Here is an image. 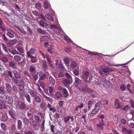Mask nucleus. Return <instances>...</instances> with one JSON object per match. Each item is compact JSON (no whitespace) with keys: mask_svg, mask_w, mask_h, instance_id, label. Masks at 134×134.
Masks as SVG:
<instances>
[{"mask_svg":"<svg viewBox=\"0 0 134 134\" xmlns=\"http://www.w3.org/2000/svg\"><path fill=\"white\" fill-rule=\"evenodd\" d=\"M17 42V41L16 40H12L10 41L9 44L11 45H13L15 44Z\"/></svg>","mask_w":134,"mask_h":134,"instance_id":"48","label":"nucleus"},{"mask_svg":"<svg viewBox=\"0 0 134 134\" xmlns=\"http://www.w3.org/2000/svg\"><path fill=\"white\" fill-rule=\"evenodd\" d=\"M63 60L64 63L66 66L69 65V60L68 57L64 58Z\"/></svg>","mask_w":134,"mask_h":134,"instance_id":"30","label":"nucleus"},{"mask_svg":"<svg viewBox=\"0 0 134 134\" xmlns=\"http://www.w3.org/2000/svg\"><path fill=\"white\" fill-rule=\"evenodd\" d=\"M1 127L2 129L4 131H6L7 129L6 125L4 123H2L1 124Z\"/></svg>","mask_w":134,"mask_h":134,"instance_id":"39","label":"nucleus"},{"mask_svg":"<svg viewBox=\"0 0 134 134\" xmlns=\"http://www.w3.org/2000/svg\"><path fill=\"white\" fill-rule=\"evenodd\" d=\"M21 57L20 55H17L14 56V59L15 61L18 62H20L21 61Z\"/></svg>","mask_w":134,"mask_h":134,"instance_id":"17","label":"nucleus"},{"mask_svg":"<svg viewBox=\"0 0 134 134\" xmlns=\"http://www.w3.org/2000/svg\"><path fill=\"white\" fill-rule=\"evenodd\" d=\"M46 17L48 20H50L53 21V19L52 17L49 14H46Z\"/></svg>","mask_w":134,"mask_h":134,"instance_id":"40","label":"nucleus"},{"mask_svg":"<svg viewBox=\"0 0 134 134\" xmlns=\"http://www.w3.org/2000/svg\"><path fill=\"white\" fill-rule=\"evenodd\" d=\"M19 83V87H24L25 86V83L23 79L22 78L21 79L19 80L18 82Z\"/></svg>","mask_w":134,"mask_h":134,"instance_id":"15","label":"nucleus"},{"mask_svg":"<svg viewBox=\"0 0 134 134\" xmlns=\"http://www.w3.org/2000/svg\"><path fill=\"white\" fill-rule=\"evenodd\" d=\"M5 87L8 92H10L12 91V88L9 83H6Z\"/></svg>","mask_w":134,"mask_h":134,"instance_id":"23","label":"nucleus"},{"mask_svg":"<svg viewBox=\"0 0 134 134\" xmlns=\"http://www.w3.org/2000/svg\"><path fill=\"white\" fill-rule=\"evenodd\" d=\"M5 91L4 88L3 87H0V94H4Z\"/></svg>","mask_w":134,"mask_h":134,"instance_id":"54","label":"nucleus"},{"mask_svg":"<svg viewBox=\"0 0 134 134\" xmlns=\"http://www.w3.org/2000/svg\"><path fill=\"white\" fill-rule=\"evenodd\" d=\"M59 68L61 70H63L65 69V67L62 62H60L58 65Z\"/></svg>","mask_w":134,"mask_h":134,"instance_id":"43","label":"nucleus"},{"mask_svg":"<svg viewBox=\"0 0 134 134\" xmlns=\"http://www.w3.org/2000/svg\"><path fill=\"white\" fill-rule=\"evenodd\" d=\"M22 121L19 120H18L17 122V127L18 129L19 130L22 129Z\"/></svg>","mask_w":134,"mask_h":134,"instance_id":"29","label":"nucleus"},{"mask_svg":"<svg viewBox=\"0 0 134 134\" xmlns=\"http://www.w3.org/2000/svg\"><path fill=\"white\" fill-rule=\"evenodd\" d=\"M13 33L14 32L13 31H8L7 33V34L9 37L12 38L14 37Z\"/></svg>","mask_w":134,"mask_h":134,"instance_id":"33","label":"nucleus"},{"mask_svg":"<svg viewBox=\"0 0 134 134\" xmlns=\"http://www.w3.org/2000/svg\"><path fill=\"white\" fill-rule=\"evenodd\" d=\"M9 65L10 67H12L13 68H16V65L14 62H10L9 63Z\"/></svg>","mask_w":134,"mask_h":134,"instance_id":"25","label":"nucleus"},{"mask_svg":"<svg viewBox=\"0 0 134 134\" xmlns=\"http://www.w3.org/2000/svg\"><path fill=\"white\" fill-rule=\"evenodd\" d=\"M15 27L22 34L25 35L26 34V32L24 31L23 29L22 28L18 26H16Z\"/></svg>","mask_w":134,"mask_h":134,"instance_id":"16","label":"nucleus"},{"mask_svg":"<svg viewBox=\"0 0 134 134\" xmlns=\"http://www.w3.org/2000/svg\"><path fill=\"white\" fill-rule=\"evenodd\" d=\"M33 14L36 16H38L39 15V13L36 10H33L32 11Z\"/></svg>","mask_w":134,"mask_h":134,"instance_id":"62","label":"nucleus"},{"mask_svg":"<svg viewBox=\"0 0 134 134\" xmlns=\"http://www.w3.org/2000/svg\"><path fill=\"white\" fill-rule=\"evenodd\" d=\"M55 96L56 98L57 99H60L61 97L62 94L60 93L57 92L55 93Z\"/></svg>","mask_w":134,"mask_h":134,"instance_id":"38","label":"nucleus"},{"mask_svg":"<svg viewBox=\"0 0 134 134\" xmlns=\"http://www.w3.org/2000/svg\"><path fill=\"white\" fill-rule=\"evenodd\" d=\"M37 85L38 86V91L40 92V93L41 94H42L43 96H44V95H45V94L43 93V91H42V90H41V89L40 88V86H39V85L38 84H37Z\"/></svg>","mask_w":134,"mask_h":134,"instance_id":"57","label":"nucleus"},{"mask_svg":"<svg viewBox=\"0 0 134 134\" xmlns=\"http://www.w3.org/2000/svg\"><path fill=\"white\" fill-rule=\"evenodd\" d=\"M0 59L4 62H6L8 60L7 58L3 54L0 55Z\"/></svg>","mask_w":134,"mask_h":134,"instance_id":"13","label":"nucleus"},{"mask_svg":"<svg viewBox=\"0 0 134 134\" xmlns=\"http://www.w3.org/2000/svg\"><path fill=\"white\" fill-rule=\"evenodd\" d=\"M38 73H37L36 74H34L32 75V78L35 81L37 80L38 79Z\"/></svg>","mask_w":134,"mask_h":134,"instance_id":"45","label":"nucleus"},{"mask_svg":"<svg viewBox=\"0 0 134 134\" xmlns=\"http://www.w3.org/2000/svg\"><path fill=\"white\" fill-rule=\"evenodd\" d=\"M99 110L95 108L94 110L92 111L90 115V116H93L96 114Z\"/></svg>","mask_w":134,"mask_h":134,"instance_id":"32","label":"nucleus"},{"mask_svg":"<svg viewBox=\"0 0 134 134\" xmlns=\"http://www.w3.org/2000/svg\"><path fill=\"white\" fill-rule=\"evenodd\" d=\"M8 117L7 115L5 113L3 114L1 118V121L3 122H5L7 120Z\"/></svg>","mask_w":134,"mask_h":134,"instance_id":"22","label":"nucleus"},{"mask_svg":"<svg viewBox=\"0 0 134 134\" xmlns=\"http://www.w3.org/2000/svg\"><path fill=\"white\" fill-rule=\"evenodd\" d=\"M69 117H70V115L64 117V121L65 123L67 122L69 120Z\"/></svg>","mask_w":134,"mask_h":134,"instance_id":"59","label":"nucleus"},{"mask_svg":"<svg viewBox=\"0 0 134 134\" xmlns=\"http://www.w3.org/2000/svg\"><path fill=\"white\" fill-rule=\"evenodd\" d=\"M46 100L48 101H49L51 103L53 102V100L50 97L46 96L45 95L43 96Z\"/></svg>","mask_w":134,"mask_h":134,"instance_id":"50","label":"nucleus"},{"mask_svg":"<svg viewBox=\"0 0 134 134\" xmlns=\"http://www.w3.org/2000/svg\"><path fill=\"white\" fill-rule=\"evenodd\" d=\"M79 90L82 92H86L88 93H91L93 92V91L92 89L87 86H84L82 88L81 87V89Z\"/></svg>","mask_w":134,"mask_h":134,"instance_id":"6","label":"nucleus"},{"mask_svg":"<svg viewBox=\"0 0 134 134\" xmlns=\"http://www.w3.org/2000/svg\"><path fill=\"white\" fill-rule=\"evenodd\" d=\"M130 106L129 105H126L124 107H122L121 110H122L125 111H127L130 110Z\"/></svg>","mask_w":134,"mask_h":134,"instance_id":"27","label":"nucleus"},{"mask_svg":"<svg viewBox=\"0 0 134 134\" xmlns=\"http://www.w3.org/2000/svg\"><path fill=\"white\" fill-rule=\"evenodd\" d=\"M23 122L25 125H28L29 122V120L26 118H24L23 120Z\"/></svg>","mask_w":134,"mask_h":134,"instance_id":"55","label":"nucleus"},{"mask_svg":"<svg viewBox=\"0 0 134 134\" xmlns=\"http://www.w3.org/2000/svg\"><path fill=\"white\" fill-rule=\"evenodd\" d=\"M81 78L85 81V82L89 84L92 80L93 77L91 74L87 71H85L81 75Z\"/></svg>","mask_w":134,"mask_h":134,"instance_id":"2","label":"nucleus"},{"mask_svg":"<svg viewBox=\"0 0 134 134\" xmlns=\"http://www.w3.org/2000/svg\"><path fill=\"white\" fill-rule=\"evenodd\" d=\"M36 8L37 9H40L41 7V5L39 3H37L36 4Z\"/></svg>","mask_w":134,"mask_h":134,"instance_id":"61","label":"nucleus"},{"mask_svg":"<svg viewBox=\"0 0 134 134\" xmlns=\"http://www.w3.org/2000/svg\"><path fill=\"white\" fill-rule=\"evenodd\" d=\"M42 68L45 71L48 69V66L47 64L45 61H43Z\"/></svg>","mask_w":134,"mask_h":134,"instance_id":"28","label":"nucleus"},{"mask_svg":"<svg viewBox=\"0 0 134 134\" xmlns=\"http://www.w3.org/2000/svg\"><path fill=\"white\" fill-rule=\"evenodd\" d=\"M46 107L45 103L44 102H42L40 105V108L42 109L43 110L45 111L46 110Z\"/></svg>","mask_w":134,"mask_h":134,"instance_id":"19","label":"nucleus"},{"mask_svg":"<svg viewBox=\"0 0 134 134\" xmlns=\"http://www.w3.org/2000/svg\"><path fill=\"white\" fill-rule=\"evenodd\" d=\"M9 96L8 95L4 94V95H3L2 97H1V99L3 100L6 102L7 101V99H8V97Z\"/></svg>","mask_w":134,"mask_h":134,"instance_id":"36","label":"nucleus"},{"mask_svg":"<svg viewBox=\"0 0 134 134\" xmlns=\"http://www.w3.org/2000/svg\"><path fill=\"white\" fill-rule=\"evenodd\" d=\"M84 106V105L82 103H81L80 105L78 106L76 108L75 110L78 111L82 108Z\"/></svg>","mask_w":134,"mask_h":134,"instance_id":"44","label":"nucleus"},{"mask_svg":"<svg viewBox=\"0 0 134 134\" xmlns=\"http://www.w3.org/2000/svg\"><path fill=\"white\" fill-rule=\"evenodd\" d=\"M114 70L110 68H107L105 69H102L99 70L100 75H106L108 74L110 72L113 71Z\"/></svg>","mask_w":134,"mask_h":134,"instance_id":"3","label":"nucleus"},{"mask_svg":"<svg viewBox=\"0 0 134 134\" xmlns=\"http://www.w3.org/2000/svg\"><path fill=\"white\" fill-rule=\"evenodd\" d=\"M0 106L1 107V109H5L6 108L5 105L3 102L0 104Z\"/></svg>","mask_w":134,"mask_h":134,"instance_id":"56","label":"nucleus"},{"mask_svg":"<svg viewBox=\"0 0 134 134\" xmlns=\"http://www.w3.org/2000/svg\"><path fill=\"white\" fill-rule=\"evenodd\" d=\"M65 75V74H64L62 72H60L58 74V76L59 77H63Z\"/></svg>","mask_w":134,"mask_h":134,"instance_id":"58","label":"nucleus"},{"mask_svg":"<svg viewBox=\"0 0 134 134\" xmlns=\"http://www.w3.org/2000/svg\"><path fill=\"white\" fill-rule=\"evenodd\" d=\"M49 80L50 83L52 85L55 84V81L54 79L51 76H50L49 77Z\"/></svg>","mask_w":134,"mask_h":134,"instance_id":"34","label":"nucleus"},{"mask_svg":"<svg viewBox=\"0 0 134 134\" xmlns=\"http://www.w3.org/2000/svg\"><path fill=\"white\" fill-rule=\"evenodd\" d=\"M105 125L103 120L101 119L98 124L96 125L97 128L99 130H102L103 129V126Z\"/></svg>","mask_w":134,"mask_h":134,"instance_id":"9","label":"nucleus"},{"mask_svg":"<svg viewBox=\"0 0 134 134\" xmlns=\"http://www.w3.org/2000/svg\"><path fill=\"white\" fill-rule=\"evenodd\" d=\"M35 122L37 124H38L40 121V117L37 115H35L34 116Z\"/></svg>","mask_w":134,"mask_h":134,"instance_id":"37","label":"nucleus"},{"mask_svg":"<svg viewBox=\"0 0 134 134\" xmlns=\"http://www.w3.org/2000/svg\"><path fill=\"white\" fill-rule=\"evenodd\" d=\"M17 106L20 109L24 110L26 108V106L25 103L21 101H19L17 104Z\"/></svg>","mask_w":134,"mask_h":134,"instance_id":"4","label":"nucleus"},{"mask_svg":"<svg viewBox=\"0 0 134 134\" xmlns=\"http://www.w3.org/2000/svg\"><path fill=\"white\" fill-rule=\"evenodd\" d=\"M24 95L27 101L29 103H31V98L30 95L27 93H26L24 94Z\"/></svg>","mask_w":134,"mask_h":134,"instance_id":"20","label":"nucleus"},{"mask_svg":"<svg viewBox=\"0 0 134 134\" xmlns=\"http://www.w3.org/2000/svg\"><path fill=\"white\" fill-rule=\"evenodd\" d=\"M48 38L47 36H42L41 38V41H46Z\"/></svg>","mask_w":134,"mask_h":134,"instance_id":"64","label":"nucleus"},{"mask_svg":"<svg viewBox=\"0 0 134 134\" xmlns=\"http://www.w3.org/2000/svg\"><path fill=\"white\" fill-rule=\"evenodd\" d=\"M39 24L41 26L43 27L44 26V24H45V26H46V25L47 24V23H46L45 22L42 20H41L39 22Z\"/></svg>","mask_w":134,"mask_h":134,"instance_id":"53","label":"nucleus"},{"mask_svg":"<svg viewBox=\"0 0 134 134\" xmlns=\"http://www.w3.org/2000/svg\"><path fill=\"white\" fill-rule=\"evenodd\" d=\"M65 76L66 78L62 80V82L65 86L68 87L72 82V78L71 75L67 72L65 74Z\"/></svg>","mask_w":134,"mask_h":134,"instance_id":"1","label":"nucleus"},{"mask_svg":"<svg viewBox=\"0 0 134 134\" xmlns=\"http://www.w3.org/2000/svg\"><path fill=\"white\" fill-rule=\"evenodd\" d=\"M55 126L54 125H50V129L51 131V132L52 133H54V129Z\"/></svg>","mask_w":134,"mask_h":134,"instance_id":"52","label":"nucleus"},{"mask_svg":"<svg viewBox=\"0 0 134 134\" xmlns=\"http://www.w3.org/2000/svg\"><path fill=\"white\" fill-rule=\"evenodd\" d=\"M75 86L79 90L81 89L80 86L81 84V80L78 78L76 77L75 79Z\"/></svg>","mask_w":134,"mask_h":134,"instance_id":"7","label":"nucleus"},{"mask_svg":"<svg viewBox=\"0 0 134 134\" xmlns=\"http://www.w3.org/2000/svg\"><path fill=\"white\" fill-rule=\"evenodd\" d=\"M16 48L17 50L20 53H22L24 52V48L22 46L18 45L16 47Z\"/></svg>","mask_w":134,"mask_h":134,"instance_id":"35","label":"nucleus"},{"mask_svg":"<svg viewBox=\"0 0 134 134\" xmlns=\"http://www.w3.org/2000/svg\"><path fill=\"white\" fill-rule=\"evenodd\" d=\"M8 104L11 105L13 102V100L12 97L9 96L7 99V101L6 102Z\"/></svg>","mask_w":134,"mask_h":134,"instance_id":"26","label":"nucleus"},{"mask_svg":"<svg viewBox=\"0 0 134 134\" xmlns=\"http://www.w3.org/2000/svg\"><path fill=\"white\" fill-rule=\"evenodd\" d=\"M20 91L19 92L20 96L21 98L23 97L24 94L25 92V91L24 89V87H19Z\"/></svg>","mask_w":134,"mask_h":134,"instance_id":"14","label":"nucleus"},{"mask_svg":"<svg viewBox=\"0 0 134 134\" xmlns=\"http://www.w3.org/2000/svg\"><path fill=\"white\" fill-rule=\"evenodd\" d=\"M8 113L9 115L13 119H14L15 120L16 119V118H15V115L12 111L9 110L8 111Z\"/></svg>","mask_w":134,"mask_h":134,"instance_id":"46","label":"nucleus"},{"mask_svg":"<svg viewBox=\"0 0 134 134\" xmlns=\"http://www.w3.org/2000/svg\"><path fill=\"white\" fill-rule=\"evenodd\" d=\"M2 48L6 52H8V50L7 49L6 45L3 43H2Z\"/></svg>","mask_w":134,"mask_h":134,"instance_id":"60","label":"nucleus"},{"mask_svg":"<svg viewBox=\"0 0 134 134\" xmlns=\"http://www.w3.org/2000/svg\"><path fill=\"white\" fill-rule=\"evenodd\" d=\"M115 107L116 109H121L122 107H124L123 104H120L118 99H116L114 101Z\"/></svg>","mask_w":134,"mask_h":134,"instance_id":"5","label":"nucleus"},{"mask_svg":"<svg viewBox=\"0 0 134 134\" xmlns=\"http://www.w3.org/2000/svg\"><path fill=\"white\" fill-rule=\"evenodd\" d=\"M30 71L31 73L32 74H34L36 72L35 68L32 66H31L30 68Z\"/></svg>","mask_w":134,"mask_h":134,"instance_id":"42","label":"nucleus"},{"mask_svg":"<svg viewBox=\"0 0 134 134\" xmlns=\"http://www.w3.org/2000/svg\"><path fill=\"white\" fill-rule=\"evenodd\" d=\"M13 72L14 74V77L16 79H21V77L20 74L15 70H13Z\"/></svg>","mask_w":134,"mask_h":134,"instance_id":"11","label":"nucleus"},{"mask_svg":"<svg viewBox=\"0 0 134 134\" xmlns=\"http://www.w3.org/2000/svg\"><path fill=\"white\" fill-rule=\"evenodd\" d=\"M29 93L30 94L31 96L32 97H35L36 96L37 94V92L35 91L31 90H29Z\"/></svg>","mask_w":134,"mask_h":134,"instance_id":"18","label":"nucleus"},{"mask_svg":"<svg viewBox=\"0 0 134 134\" xmlns=\"http://www.w3.org/2000/svg\"><path fill=\"white\" fill-rule=\"evenodd\" d=\"M64 38L68 43H70L71 42V40L70 38L67 35L64 36Z\"/></svg>","mask_w":134,"mask_h":134,"instance_id":"47","label":"nucleus"},{"mask_svg":"<svg viewBox=\"0 0 134 134\" xmlns=\"http://www.w3.org/2000/svg\"><path fill=\"white\" fill-rule=\"evenodd\" d=\"M54 88L53 87L51 86L48 88L45 91V93L50 96H52L53 95V91Z\"/></svg>","mask_w":134,"mask_h":134,"instance_id":"8","label":"nucleus"},{"mask_svg":"<svg viewBox=\"0 0 134 134\" xmlns=\"http://www.w3.org/2000/svg\"><path fill=\"white\" fill-rule=\"evenodd\" d=\"M0 28L3 31L5 30V28L4 26V24L3 23L2 21L1 18H0Z\"/></svg>","mask_w":134,"mask_h":134,"instance_id":"31","label":"nucleus"},{"mask_svg":"<svg viewBox=\"0 0 134 134\" xmlns=\"http://www.w3.org/2000/svg\"><path fill=\"white\" fill-rule=\"evenodd\" d=\"M39 75L40 78L38 81V83L40 82V80H43L46 78V74L42 72L39 73Z\"/></svg>","mask_w":134,"mask_h":134,"instance_id":"12","label":"nucleus"},{"mask_svg":"<svg viewBox=\"0 0 134 134\" xmlns=\"http://www.w3.org/2000/svg\"><path fill=\"white\" fill-rule=\"evenodd\" d=\"M71 66L72 69H77V68H79L77 66V63L74 62H72L71 64Z\"/></svg>","mask_w":134,"mask_h":134,"instance_id":"24","label":"nucleus"},{"mask_svg":"<svg viewBox=\"0 0 134 134\" xmlns=\"http://www.w3.org/2000/svg\"><path fill=\"white\" fill-rule=\"evenodd\" d=\"M121 130L123 133L126 134H132L133 133L132 130L129 129H127L126 128L123 127Z\"/></svg>","mask_w":134,"mask_h":134,"instance_id":"10","label":"nucleus"},{"mask_svg":"<svg viewBox=\"0 0 134 134\" xmlns=\"http://www.w3.org/2000/svg\"><path fill=\"white\" fill-rule=\"evenodd\" d=\"M37 103H40L41 102V98L39 96H36L34 97Z\"/></svg>","mask_w":134,"mask_h":134,"instance_id":"41","label":"nucleus"},{"mask_svg":"<svg viewBox=\"0 0 134 134\" xmlns=\"http://www.w3.org/2000/svg\"><path fill=\"white\" fill-rule=\"evenodd\" d=\"M46 58H47L48 61V63L52 62V61L51 60L49 56L48 55H46Z\"/></svg>","mask_w":134,"mask_h":134,"instance_id":"63","label":"nucleus"},{"mask_svg":"<svg viewBox=\"0 0 134 134\" xmlns=\"http://www.w3.org/2000/svg\"><path fill=\"white\" fill-rule=\"evenodd\" d=\"M93 104V102L91 100H90L88 102V109H90L91 107L92 106Z\"/></svg>","mask_w":134,"mask_h":134,"instance_id":"51","label":"nucleus"},{"mask_svg":"<svg viewBox=\"0 0 134 134\" xmlns=\"http://www.w3.org/2000/svg\"><path fill=\"white\" fill-rule=\"evenodd\" d=\"M63 93L64 97H67L68 96V93L66 90L65 88H62L60 90Z\"/></svg>","mask_w":134,"mask_h":134,"instance_id":"21","label":"nucleus"},{"mask_svg":"<svg viewBox=\"0 0 134 134\" xmlns=\"http://www.w3.org/2000/svg\"><path fill=\"white\" fill-rule=\"evenodd\" d=\"M100 103L99 102H97L95 105V108L97 109L100 110Z\"/></svg>","mask_w":134,"mask_h":134,"instance_id":"49","label":"nucleus"}]
</instances>
